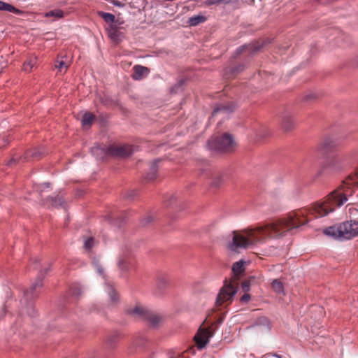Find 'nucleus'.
Returning a JSON list of instances; mask_svg holds the SVG:
<instances>
[{
	"instance_id": "nucleus-16",
	"label": "nucleus",
	"mask_w": 358,
	"mask_h": 358,
	"mask_svg": "<svg viewBox=\"0 0 358 358\" xmlns=\"http://www.w3.org/2000/svg\"><path fill=\"white\" fill-rule=\"evenodd\" d=\"M37 63V58L36 57H29L22 65V70L27 73L32 71L33 68L36 66Z\"/></svg>"
},
{
	"instance_id": "nucleus-38",
	"label": "nucleus",
	"mask_w": 358,
	"mask_h": 358,
	"mask_svg": "<svg viewBox=\"0 0 358 358\" xmlns=\"http://www.w3.org/2000/svg\"><path fill=\"white\" fill-rule=\"evenodd\" d=\"M183 83H184V80H180L178 83H177V84L174 86V87H173V90H174L176 88L180 87L183 85Z\"/></svg>"
},
{
	"instance_id": "nucleus-21",
	"label": "nucleus",
	"mask_w": 358,
	"mask_h": 358,
	"mask_svg": "<svg viewBox=\"0 0 358 358\" xmlns=\"http://www.w3.org/2000/svg\"><path fill=\"white\" fill-rule=\"evenodd\" d=\"M45 17H55V19H62L64 17V13L62 9H55L46 12L44 14Z\"/></svg>"
},
{
	"instance_id": "nucleus-26",
	"label": "nucleus",
	"mask_w": 358,
	"mask_h": 358,
	"mask_svg": "<svg viewBox=\"0 0 358 358\" xmlns=\"http://www.w3.org/2000/svg\"><path fill=\"white\" fill-rule=\"evenodd\" d=\"M99 16L103 18V20L108 23H113L115 22V17L114 15L103 11L99 12Z\"/></svg>"
},
{
	"instance_id": "nucleus-8",
	"label": "nucleus",
	"mask_w": 358,
	"mask_h": 358,
	"mask_svg": "<svg viewBox=\"0 0 358 358\" xmlns=\"http://www.w3.org/2000/svg\"><path fill=\"white\" fill-rule=\"evenodd\" d=\"M107 153L112 156L125 157H129L132 153V148L128 145H113L108 148Z\"/></svg>"
},
{
	"instance_id": "nucleus-17",
	"label": "nucleus",
	"mask_w": 358,
	"mask_h": 358,
	"mask_svg": "<svg viewBox=\"0 0 358 358\" xmlns=\"http://www.w3.org/2000/svg\"><path fill=\"white\" fill-rule=\"evenodd\" d=\"M207 20V17L201 14L193 15L188 19V24L190 26H197L199 24L203 23Z\"/></svg>"
},
{
	"instance_id": "nucleus-19",
	"label": "nucleus",
	"mask_w": 358,
	"mask_h": 358,
	"mask_svg": "<svg viewBox=\"0 0 358 358\" xmlns=\"http://www.w3.org/2000/svg\"><path fill=\"white\" fill-rule=\"evenodd\" d=\"M244 263L245 262L243 260H240L233 264L232 271L236 276H238L244 273Z\"/></svg>"
},
{
	"instance_id": "nucleus-45",
	"label": "nucleus",
	"mask_w": 358,
	"mask_h": 358,
	"mask_svg": "<svg viewBox=\"0 0 358 358\" xmlns=\"http://www.w3.org/2000/svg\"><path fill=\"white\" fill-rule=\"evenodd\" d=\"M3 68V66H0V73L2 72Z\"/></svg>"
},
{
	"instance_id": "nucleus-33",
	"label": "nucleus",
	"mask_w": 358,
	"mask_h": 358,
	"mask_svg": "<svg viewBox=\"0 0 358 358\" xmlns=\"http://www.w3.org/2000/svg\"><path fill=\"white\" fill-rule=\"evenodd\" d=\"M251 299L250 294L245 292L240 299L241 303H247Z\"/></svg>"
},
{
	"instance_id": "nucleus-43",
	"label": "nucleus",
	"mask_w": 358,
	"mask_h": 358,
	"mask_svg": "<svg viewBox=\"0 0 358 358\" xmlns=\"http://www.w3.org/2000/svg\"><path fill=\"white\" fill-rule=\"evenodd\" d=\"M114 5L120 6V2H116V3H114Z\"/></svg>"
},
{
	"instance_id": "nucleus-29",
	"label": "nucleus",
	"mask_w": 358,
	"mask_h": 358,
	"mask_svg": "<svg viewBox=\"0 0 358 358\" xmlns=\"http://www.w3.org/2000/svg\"><path fill=\"white\" fill-rule=\"evenodd\" d=\"M55 66L56 69H59V71H62L63 69H64L66 71V69H68V65L66 64V62H64L62 60H61V61L57 60Z\"/></svg>"
},
{
	"instance_id": "nucleus-15",
	"label": "nucleus",
	"mask_w": 358,
	"mask_h": 358,
	"mask_svg": "<svg viewBox=\"0 0 358 358\" xmlns=\"http://www.w3.org/2000/svg\"><path fill=\"white\" fill-rule=\"evenodd\" d=\"M108 36L114 41H118L120 40V31L117 27L115 24H110L106 29Z\"/></svg>"
},
{
	"instance_id": "nucleus-23",
	"label": "nucleus",
	"mask_w": 358,
	"mask_h": 358,
	"mask_svg": "<svg viewBox=\"0 0 358 358\" xmlns=\"http://www.w3.org/2000/svg\"><path fill=\"white\" fill-rule=\"evenodd\" d=\"M271 287L273 291L278 294L284 293V287L282 282L278 279L273 280L271 282Z\"/></svg>"
},
{
	"instance_id": "nucleus-5",
	"label": "nucleus",
	"mask_w": 358,
	"mask_h": 358,
	"mask_svg": "<svg viewBox=\"0 0 358 358\" xmlns=\"http://www.w3.org/2000/svg\"><path fill=\"white\" fill-rule=\"evenodd\" d=\"M127 312L135 319L146 322L152 327H157L162 320L159 315L141 306H136Z\"/></svg>"
},
{
	"instance_id": "nucleus-13",
	"label": "nucleus",
	"mask_w": 358,
	"mask_h": 358,
	"mask_svg": "<svg viewBox=\"0 0 358 358\" xmlns=\"http://www.w3.org/2000/svg\"><path fill=\"white\" fill-rule=\"evenodd\" d=\"M122 337V334L118 331H115L108 336L106 344L108 348H113L119 342Z\"/></svg>"
},
{
	"instance_id": "nucleus-30",
	"label": "nucleus",
	"mask_w": 358,
	"mask_h": 358,
	"mask_svg": "<svg viewBox=\"0 0 358 358\" xmlns=\"http://www.w3.org/2000/svg\"><path fill=\"white\" fill-rule=\"evenodd\" d=\"M94 240L92 237L87 238L84 242V247L86 250H90L94 245Z\"/></svg>"
},
{
	"instance_id": "nucleus-9",
	"label": "nucleus",
	"mask_w": 358,
	"mask_h": 358,
	"mask_svg": "<svg viewBox=\"0 0 358 358\" xmlns=\"http://www.w3.org/2000/svg\"><path fill=\"white\" fill-rule=\"evenodd\" d=\"M340 145V141L335 138H326L319 145V150L322 152H330Z\"/></svg>"
},
{
	"instance_id": "nucleus-22",
	"label": "nucleus",
	"mask_w": 358,
	"mask_h": 358,
	"mask_svg": "<svg viewBox=\"0 0 358 358\" xmlns=\"http://www.w3.org/2000/svg\"><path fill=\"white\" fill-rule=\"evenodd\" d=\"M69 292L71 295L78 297L82 294L83 288L80 284L73 283L71 285Z\"/></svg>"
},
{
	"instance_id": "nucleus-28",
	"label": "nucleus",
	"mask_w": 358,
	"mask_h": 358,
	"mask_svg": "<svg viewBox=\"0 0 358 358\" xmlns=\"http://www.w3.org/2000/svg\"><path fill=\"white\" fill-rule=\"evenodd\" d=\"M131 264L130 260L127 258H121L118 261L119 267L122 270H127L129 268V266Z\"/></svg>"
},
{
	"instance_id": "nucleus-14",
	"label": "nucleus",
	"mask_w": 358,
	"mask_h": 358,
	"mask_svg": "<svg viewBox=\"0 0 358 358\" xmlns=\"http://www.w3.org/2000/svg\"><path fill=\"white\" fill-rule=\"evenodd\" d=\"M159 162V159H157L154 161L150 168V172L146 175L145 180L148 182L154 180L157 176V162Z\"/></svg>"
},
{
	"instance_id": "nucleus-24",
	"label": "nucleus",
	"mask_w": 358,
	"mask_h": 358,
	"mask_svg": "<svg viewBox=\"0 0 358 358\" xmlns=\"http://www.w3.org/2000/svg\"><path fill=\"white\" fill-rule=\"evenodd\" d=\"M95 119V115L93 113L86 112L82 118V125H90Z\"/></svg>"
},
{
	"instance_id": "nucleus-7",
	"label": "nucleus",
	"mask_w": 358,
	"mask_h": 358,
	"mask_svg": "<svg viewBox=\"0 0 358 358\" xmlns=\"http://www.w3.org/2000/svg\"><path fill=\"white\" fill-rule=\"evenodd\" d=\"M213 333L208 329H199L194 336V341L199 349L203 348L210 341Z\"/></svg>"
},
{
	"instance_id": "nucleus-39",
	"label": "nucleus",
	"mask_w": 358,
	"mask_h": 358,
	"mask_svg": "<svg viewBox=\"0 0 358 358\" xmlns=\"http://www.w3.org/2000/svg\"><path fill=\"white\" fill-rule=\"evenodd\" d=\"M34 264H35V265L34 266V269L38 268V265H39V260L38 259H36L34 261Z\"/></svg>"
},
{
	"instance_id": "nucleus-32",
	"label": "nucleus",
	"mask_w": 358,
	"mask_h": 358,
	"mask_svg": "<svg viewBox=\"0 0 358 358\" xmlns=\"http://www.w3.org/2000/svg\"><path fill=\"white\" fill-rule=\"evenodd\" d=\"M241 287L243 292H248L250 288V280H244L241 283Z\"/></svg>"
},
{
	"instance_id": "nucleus-12",
	"label": "nucleus",
	"mask_w": 358,
	"mask_h": 358,
	"mask_svg": "<svg viewBox=\"0 0 358 358\" xmlns=\"http://www.w3.org/2000/svg\"><path fill=\"white\" fill-rule=\"evenodd\" d=\"M43 273L41 271L38 278H36L35 282L30 287V290H27L24 292V296L29 299L33 295V292L38 287H41L43 286Z\"/></svg>"
},
{
	"instance_id": "nucleus-4",
	"label": "nucleus",
	"mask_w": 358,
	"mask_h": 358,
	"mask_svg": "<svg viewBox=\"0 0 358 358\" xmlns=\"http://www.w3.org/2000/svg\"><path fill=\"white\" fill-rule=\"evenodd\" d=\"M207 145L209 150L220 152H231L236 146L233 136L228 133L220 136L211 137Z\"/></svg>"
},
{
	"instance_id": "nucleus-18",
	"label": "nucleus",
	"mask_w": 358,
	"mask_h": 358,
	"mask_svg": "<svg viewBox=\"0 0 358 358\" xmlns=\"http://www.w3.org/2000/svg\"><path fill=\"white\" fill-rule=\"evenodd\" d=\"M0 10L13 13L15 14L22 13V11L20 10L15 8L13 5L10 4L8 3L4 2L3 1H0Z\"/></svg>"
},
{
	"instance_id": "nucleus-10",
	"label": "nucleus",
	"mask_w": 358,
	"mask_h": 358,
	"mask_svg": "<svg viewBox=\"0 0 358 358\" xmlns=\"http://www.w3.org/2000/svg\"><path fill=\"white\" fill-rule=\"evenodd\" d=\"M149 73V69L141 65H135L134 66V73L132 75V78L135 80H141L144 76H146Z\"/></svg>"
},
{
	"instance_id": "nucleus-47",
	"label": "nucleus",
	"mask_w": 358,
	"mask_h": 358,
	"mask_svg": "<svg viewBox=\"0 0 358 358\" xmlns=\"http://www.w3.org/2000/svg\"><path fill=\"white\" fill-rule=\"evenodd\" d=\"M276 357L281 358L280 356H279V355H276Z\"/></svg>"
},
{
	"instance_id": "nucleus-46",
	"label": "nucleus",
	"mask_w": 358,
	"mask_h": 358,
	"mask_svg": "<svg viewBox=\"0 0 358 358\" xmlns=\"http://www.w3.org/2000/svg\"><path fill=\"white\" fill-rule=\"evenodd\" d=\"M32 156H33V157H36V152H34V153L32 154Z\"/></svg>"
},
{
	"instance_id": "nucleus-6",
	"label": "nucleus",
	"mask_w": 358,
	"mask_h": 358,
	"mask_svg": "<svg viewBox=\"0 0 358 358\" xmlns=\"http://www.w3.org/2000/svg\"><path fill=\"white\" fill-rule=\"evenodd\" d=\"M238 290V284L232 281L224 280L223 286L216 297L215 305L220 306L224 303L231 302Z\"/></svg>"
},
{
	"instance_id": "nucleus-35",
	"label": "nucleus",
	"mask_w": 358,
	"mask_h": 358,
	"mask_svg": "<svg viewBox=\"0 0 358 358\" xmlns=\"http://www.w3.org/2000/svg\"><path fill=\"white\" fill-rule=\"evenodd\" d=\"M244 69V66L242 65V64H240L237 66H236L234 69H233V71L234 72H239V71H243Z\"/></svg>"
},
{
	"instance_id": "nucleus-41",
	"label": "nucleus",
	"mask_w": 358,
	"mask_h": 358,
	"mask_svg": "<svg viewBox=\"0 0 358 358\" xmlns=\"http://www.w3.org/2000/svg\"><path fill=\"white\" fill-rule=\"evenodd\" d=\"M99 150L98 147H94V148H92L91 152H94V150Z\"/></svg>"
},
{
	"instance_id": "nucleus-42",
	"label": "nucleus",
	"mask_w": 358,
	"mask_h": 358,
	"mask_svg": "<svg viewBox=\"0 0 358 358\" xmlns=\"http://www.w3.org/2000/svg\"><path fill=\"white\" fill-rule=\"evenodd\" d=\"M43 185H44L45 187H50V184L49 182H45V183L43 184Z\"/></svg>"
},
{
	"instance_id": "nucleus-25",
	"label": "nucleus",
	"mask_w": 358,
	"mask_h": 358,
	"mask_svg": "<svg viewBox=\"0 0 358 358\" xmlns=\"http://www.w3.org/2000/svg\"><path fill=\"white\" fill-rule=\"evenodd\" d=\"M47 201H49L51 205L55 207L62 206L64 204V200L59 196L49 197L47 199Z\"/></svg>"
},
{
	"instance_id": "nucleus-3",
	"label": "nucleus",
	"mask_w": 358,
	"mask_h": 358,
	"mask_svg": "<svg viewBox=\"0 0 358 358\" xmlns=\"http://www.w3.org/2000/svg\"><path fill=\"white\" fill-rule=\"evenodd\" d=\"M324 233L340 240H349L358 235V222L348 221L324 229Z\"/></svg>"
},
{
	"instance_id": "nucleus-31",
	"label": "nucleus",
	"mask_w": 358,
	"mask_h": 358,
	"mask_svg": "<svg viewBox=\"0 0 358 358\" xmlns=\"http://www.w3.org/2000/svg\"><path fill=\"white\" fill-rule=\"evenodd\" d=\"M168 279L166 277L162 276L157 279V285L159 287L162 288L168 284Z\"/></svg>"
},
{
	"instance_id": "nucleus-44",
	"label": "nucleus",
	"mask_w": 358,
	"mask_h": 358,
	"mask_svg": "<svg viewBox=\"0 0 358 358\" xmlns=\"http://www.w3.org/2000/svg\"><path fill=\"white\" fill-rule=\"evenodd\" d=\"M151 221V218L149 217H148V220L146 221V223H148Z\"/></svg>"
},
{
	"instance_id": "nucleus-34",
	"label": "nucleus",
	"mask_w": 358,
	"mask_h": 358,
	"mask_svg": "<svg viewBox=\"0 0 358 358\" xmlns=\"http://www.w3.org/2000/svg\"><path fill=\"white\" fill-rule=\"evenodd\" d=\"M221 1H222V0H207L206 1V4L208 6H211V5H214V4L220 3Z\"/></svg>"
},
{
	"instance_id": "nucleus-1",
	"label": "nucleus",
	"mask_w": 358,
	"mask_h": 358,
	"mask_svg": "<svg viewBox=\"0 0 358 358\" xmlns=\"http://www.w3.org/2000/svg\"><path fill=\"white\" fill-rule=\"evenodd\" d=\"M354 187H358V169L345 178L340 187L329 193L322 200L314 203L310 207L289 213L286 218L279 220L275 223L260 227V243L268 238L284 236L286 232L305 224L309 220V215L317 218L334 212L337 208L342 206L348 200V196L352 195V191L347 189Z\"/></svg>"
},
{
	"instance_id": "nucleus-2",
	"label": "nucleus",
	"mask_w": 358,
	"mask_h": 358,
	"mask_svg": "<svg viewBox=\"0 0 358 358\" xmlns=\"http://www.w3.org/2000/svg\"><path fill=\"white\" fill-rule=\"evenodd\" d=\"M358 157V148H355L343 156L338 154L329 157L323 163L320 172L322 174H333L342 171L347 164Z\"/></svg>"
},
{
	"instance_id": "nucleus-27",
	"label": "nucleus",
	"mask_w": 358,
	"mask_h": 358,
	"mask_svg": "<svg viewBox=\"0 0 358 358\" xmlns=\"http://www.w3.org/2000/svg\"><path fill=\"white\" fill-rule=\"evenodd\" d=\"M106 290L110 299V301L113 303L117 301V295L112 285L106 284Z\"/></svg>"
},
{
	"instance_id": "nucleus-36",
	"label": "nucleus",
	"mask_w": 358,
	"mask_h": 358,
	"mask_svg": "<svg viewBox=\"0 0 358 358\" xmlns=\"http://www.w3.org/2000/svg\"><path fill=\"white\" fill-rule=\"evenodd\" d=\"M348 211L350 215H355V213L358 212V208H355V207H350L348 208Z\"/></svg>"
},
{
	"instance_id": "nucleus-48",
	"label": "nucleus",
	"mask_w": 358,
	"mask_h": 358,
	"mask_svg": "<svg viewBox=\"0 0 358 358\" xmlns=\"http://www.w3.org/2000/svg\"><path fill=\"white\" fill-rule=\"evenodd\" d=\"M171 358H179V357H171Z\"/></svg>"
},
{
	"instance_id": "nucleus-37",
	"label": "nucleus",
	"mask_w": 358,
	"mask_h": 358,
	"mask_svg": "<svg viewBox=\"0 0 358 358\" xmlns=\"http://www.w3.org/2000/svg\"><path fill=\"white\" fill-rule=\"evenodd\" d=\"M315 97V94H307L306 96H305V99L306 100H310L312 99H314Z\"/></svg>"
},
{
	"instance_id": "nucleus-11",
	"label": "nucleus",
	"mask_w": 358,
	"mask_h": 358,
	"mask_svg": "<svg viewBox=\"0 0 358 358\" xmlns=\"http://www.w3.org/2000/svg\"><path fill=\"white\" fill-rule=\"evenodd\" d=\"M234 108L235 106L231 103H228L227 104H220L217 106L216 108H215L212 113V115H215L219 113H222L225 115H229V113L234 111Z\"/></svg>"
},
{
	"instance_id": "nucleus-20",
	"label": "nucleus",
	"mask_w": 358,
	"mask_h": 358,
	"mask_svg": "<svg viewBox=\"0 0 358 358\" xmlns=\"http://www.w3.org/2000/svg\"><path fill=\"white\" fill-rule=\"evenodd\" d=\"M295 123L291 116H285L282 118V127L285 131H289L294 128Z\"/></svg>"
},
{
	"instance_id": "nucleus-40",
	"label": "nucleus",
	"mask_w": 358,
	"mask_h": 358,
	"mask_svg": "<svg viewBox=\"0 0 358 358\" xmlns=\"http://www.w3.org/2000/svg\"><path fill=\"white\" fill-rule=\"evenodd\" d=\"M247 46L246 45H243L241 47H239L238 49H237V52L238 53L241 52L245 48H246Z\"/></svg>"
}]
</instances>
